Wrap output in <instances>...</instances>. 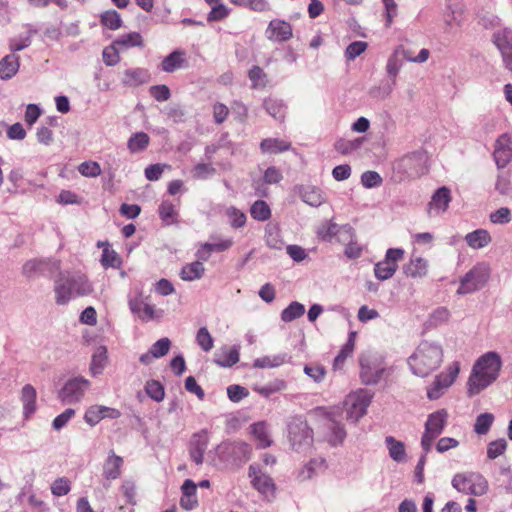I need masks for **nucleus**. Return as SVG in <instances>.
Wrapping results in <instances>:
<instances>
[{
	"label": "nucleus",
	"mask_w": 512,
	"mask_h": 512,
	"mask_svg": "<svg viewBox=\"0 0 512 512\" xmlns=\"http://www.w3.org/2000/svg\"><path fill=\"white\" fill-rule=\"evenodd\" d=\"M502 360L497 352L489 351L481 355L474 363L467 381L468 394L477 395L493 382L500 374Z\"/></svg>",
	"instance_id": "obj_1"
},
{
	"label": "nucleus",
	"mask_w": 512,
	"mask_h": 512,
	"mask_svg": "<svg viewBox=\"0 0 512 512\" xmlns=\"http://www.w3.org/2000/svg\"><path fill=\"white\" fill-rule=\"evenodd\" d=\"M55 277L54 292L58 305H66L72 299L92 293L93 286L81 271H58Z\"/></svg>",
	"instance_id": "obj_2"
},
{
	"label": "nucleus",
	"mask_w": 512,
	"mask_h": 512,
	"mask_svg": "<svg viewBox=\"0 0 512 512\" xmlns=\"http://www.w3.org/2000/svg\"><path fill=\"white\" fill-rule=\"evenodd\" d=\"M443 356L441 344L423 340L408 357L407 363L414 375L427 377L441 366Z\"/></svg>",
	"instance_id": "obj_3"
},
{
	"label": "nucleus",
	"mask_w": 512,
	"mask_h": 512,
	"mask_svg": "<svg viewBox=\"0 0 512 512\" xmlns=\"http://www.w3.org/2000/svg\"><path fill=\"white\" fill-rule=\"evenodd\" d=\"M428 156L424 151H415L409 153L397 160L393 169L399 175V180L417 178L425 174L428 170Z\"/></svg>",
	"instance_id": "obj_4"
},
{
	"label": "nucleus",
	"mask_w": 512,
	"mask_h": 512,
	"mask_svg": "<svg viewBox=\"0 0 512 512\" xmlns=\"http://www.w3.org/2000/svg\"><path fill=\"white\" fill-rule=\"evenodd\" d=\"M390 375L384 358L379 354H365L360 357V378L365 385H375Z\"/></svg>",
	"instance_id": "obj_5"
},
{
	"label": "nucleus",
	"mask_w": 512,
	"mask_h": 512,
	"mask_svg": "<svg viewBox=\"0 0 512 512\" xmlns=\"http://www.w3.org/2000/svg\"><path fill=\"white\" fill-rule=\"evenodd\" d=\"M288 440L293 450L306 452L313 443V431L301 416L292 417L287 425Z\"/></svg>",
	"instance_id": "obj_6"
},
{
	"label": "nucleus",
	"mask_w": 512,
	"mask_h": 512,
	"mask_svg": "<svg viewBox=\"0 0 512 512\" xmlns=\"http://www.w3.org/2000/svg\"><path fill=\"white\" fill-rule=\"evenodd\" d=\"M451 484L458 492L473 496H482L488 489L486 479L477 472L457 473Z\"/></svg>",
	"instance_id": "obj_7"
},
{
	"label": "nucleus",
	"mask_w": 512,
	"mask_h": 512,
	"mask_svg": "<svg viewBox=\"0 0 512 512\" xmlns=\"http://www.w3.org/2000/svg\"><path fill=\"white\" fill-rule=\"evenodd\" d=\"M373 394L366 389H359L347 395L344 400L346 419L353 423L359 421L367 413Z\"/></svg>",
	"instance_id": "obj_8"
},
{
	"label": "nucleus",
	"mask_w": 512,
	"mask_h": 512,
	"mask_svg": "<svg viewBox=\"0 0 512 512\" xmlns=\"http://www.w3.org/2000/svg\"><path fill=\"white\" fill-rule=\"evenodd\" d=\"M251 446L243 441H226L216 447V454L224 463H244L250 459Z\"/></svg>",
	"instance_id": "obj_9"
},
{
	"label": "nucleus",
	"mask_w": 512,
	"mask_h": 512,
	"mask_svg": "<svg viewBox=\"0 0 512 512\" xmlns=\"http://www.w3.org/2000/svg\"><path fill=\"white\" fill-rule=\"evenodd\" d=\"M60 270V261L57 258H31L23 265V274L30 279L40 276L56 277Z\"/></svg>",
	"instance_id": "obj_10"
},
{
	"label": "nucleus",
	"mask_w": 512,
	"mask_h": 512,
	"mask_svg": "<svg viewBox=\"0 0 512 512\" xmlns=\"http://www.w3.org/2000/svg\"><path fill=\"white\" fill-rule=\"evenodd\" d=\"M248 477L251 486L267 501H271L275 497L276 485L266 472H264L260 465L253 463L248 468Z\"/></svg>",
	"instance_id": "obj_11"
},
{
	"label": "nucleus",
	"mask_w": 512,
	"mask_h": 512,
	"mask_svg": "<svg viewBox=\"0 0 512 512\" xmlns=\"http://www.w3.org/2000/svg\"><path fill=\"white\" fill-rule=\"evenodd\" d=\"M90 388L91 382L88 379L83 376H76L65 382L58 396L63 403L75 404L82 401Z\"/></svg>",
	"instance_id": "obj_12"
},
{
	"label": "nucleus",
	"mask_w": 512,
	"mask_h": 512,
	"mask_svg": "<svg viewBox=\"0 0 512 512\" xmlns=\"http://www.w3.org/2000/svg\"><path fill=\"white\" fill-rule=\"evenodd\" d=\"M312 413L316 416L323 417L328 421L327 425L328 429L330 430L328 441L333 446L341 444L344 441L346 437V431L344 426L337 421L339 408L317 407L312 411Z\"/></svg>",
	"instance_id": "obj_13"
},
{
	"label": "nucleus",
	"mask_w": 512,
	"mask_h": 512,
	"mask_svg": "<svg viewBox=\"0 0 512 512\" xmlns=\"http://www.w3.org/2000/svg\"><path fill=\"white\" fill-rule=\"evenodd\" d=\"M459 371V362L455 361L450 364L444 372L438 374L435 377L433 383L427 389V397L430 400L439 399L444 394L445 390L454 383L459 374Z\"/></svg>",
	"instance_id": "obj_14"
},
{
	"label": "nucleus",
	"mask_w": 512,
	"mask_h": 512,
	"mask_svg": "<svg viewBox=\"0 0 512 512\" xmlns=\"http://www.w3.org/2000/svg\"><path fill=\"white\" fill-rule=\"evenodd\" d=\"M488 277L489 268L487 265L479 264L475 266L461 279L457 293L465 295L477 291L486 283Z\"/></svg>",
	"instance_id": "obj_15"
},
{
	"label": "nucleus",
	"mask_w": 512,
	"mask_h": 512,
	"mask_svg": "<svg viewBox=\"0 0 512 512\" xmlns=\"http://www.w3.org/2000/svg\"><path fill=\"white\" fill-rule=\"evenodd\" d=\"M442 17L444 31L446 33H452L455 29L461 27L464 21L463 5L459 2L448 0Z\"/></svg>",
	"instance_id": "obj_16"
},
{
	"label": "nucleus",
	"mask_w": 512,
	"mask_h": 512,
	"mask_svg": "<svg viewBox=\"0 0 512 512\" xmlns=\"http://www.w3.org/2000/svg\"><path fill=\"white\" fill-rule=\"evenodd\" d=\"M493 159L498 169L505 168L512 160V142L508 134H502L496 139Z\"/></svg>",
	"instance_id": "obj_17"
},
{
	"label": "nucleus",
	"mask_w": 512,
	"mask_h": 512,
	"mask_svg": "<svg viewBox=\"0 0 512 512\" xmlns=\"http://www.w3.org/2000/svg\"><path fill=\"white\" fill-rule=\"evenodd\" d=\"M120 416L121 412L116 408L104 405H92L87 408L84 414V420L88 425L93 427L103 419H117Z\"/></svg>",
	"instance_id": "obj_18"
},
{
	"label": "nucleus",
	"mask_w": 512,
	"mask_h": 512,
	"mask_svg": "<svg viewBox=\"0 0 512 512\" xmlns=\"http://www.w3.org/2000/svg\"><path fill=\"white\" fill-rule=\"evenodd\" d=\"M318 236L325 241H331L333 238H337L338 241H345L353 236V228L349 225L338 226L336 223L329 221L319 228Z\"/></svg>",
	"instance_id": "obj_19"
},
{
	"label": "nucleus",
	"mask_w": 512,
	"mask_h": 512,
	"mask_svg": "<svg viewBox=\"0 0 512 512\" xmlns=\"http://www.w3.org/2000/svg\"><path fill=\"white\" fill-rule=\"evenodd\" d=\"M451 199V193L447 187L443 186L438 188L428 203V214L430 216H438L444 213L448 209Z\"/></svg>",
	"instance_id": "obj_20"
},
{
	"label": "nucleus",
	"mask_w": 512,
	"mask_h": 512,
	"mask_svg": "<svg viewBox=\"0 0 512 512\" xmlns=\"http://www.w3.org/2000/svg\"><path fill=\"white\" fill-rule=\"evenodd\" d=\"M239 358V345H234L232 347L224 345L215 351L213 361L219 367L229 368L237 364L239 362Z\"/></svg>",
	"instance_id": "obj_21"
},
{
	"label": "nucleus",
	"mask_w": 512,
	"mask_h": 512,
	"mask_svg": "<svg viewBox=\"0 0 512 512\" xmlns=\"http://www.w3.org/2000/svg\"><path fill=\"white\" fill-rule=\"evenodd\" d=\"M293 35L291 25L281 19L270 21L266 29V37L275 42L288 41Z\"/></svg>",
	"instance_id": "obj_22"
},
{
	"label": "nucleus",
	"mask_w": 512,
	"mask_h": 512,
	"mask_svg": "<svg viewBox=\"0 0 512 512\" xmlns=\"http://www.w3.org/2000/svg\"><path fill=\"white\" fill-rule=\"evenodd\" d=\"M448 419V413L445 409H440L431 413L425 423L424 434L437 438L444 430Z\"/></svg>",
	"instance_id": "obj_23"
},
{
	"label": "nucleus",
	"mask_w": 512,
	"mask_h": 512,
	"mask_svg": "<svg viewBox=\"0 0 512 512\" xmlns=\"http://www.w3.org/2000/svg\"><path fill=\"white\" fill-rule=\"evenodd\" d=\"M208 435L205 430L195 433L190 442V457L195 464L203 463V456L208 446Z\"/></svg>",
	"instance_id": "obj_24"
},
{
	"label": "nucleus",
	"mask_w": 512,
	"mask_h": 512,
	"mask_svg": "<svg viewBox=\"0 0 512 512\" xmlns=\"http://www.w3.org/2000/svg\"><path fill=\"white\" fill-rule=\"evenodd\" d=\"M298 193L302 201L312 207H319L326 201V195L322 189L313 185H301Z\"/></svg>",
	"instance_id": "obj_25"
},
{
	"label": "nucleus",
	"mask_w": 512,
	"mask_h": 512,
	"mask_svg": "<svg viewBox=\"0 0 512 512\" xmlns=\"http://www.w3.org/2000/svg\"><path fill=\"white\" fill-rule=\"evenodd\" d=\"M150 80V74L148 70L144 68H131L127 69L123 73L122 84L127 87H138Z\"/></svg>",
	"instance_id": "obj_26"
},
{
	"label": "nucleus",
	"mask_w": 512,
	"mask_h": 512,
	"mask_svg": "<svg viewBox=\"0 0 512 512\" xmlns=\"http://www.w3.org/2000/svg\"><path fill=\"white\" fill-rule=\"evenodd\" d=\"M493 43L499 49L502 58L512 53V28L505 27L497 30L492 37Z\"/></svg>",
	"instance_id": "obj_27"
},
{
	"label": "nucleus",
	"mask_w": 512,
	"mask_h": 512,
	"mask_svg": "<svg viewBox=\"0 0 512 512\" xmlns=\"http://www.w3.org/2000/svg\"><path fill=\"white\" fill-rule=\"evenodd\" d=\"M180 506L185 510H193L198 505L197 486L191 479H186L181 487Z\"/></svg>",
	"instance_id": "obj_28"
},
{
	"label": "nucleus",
	"mask_w": 512,
	"mask_h": 512,
	"mask_svg": "<svg viewBox=\"0 0 512 512\" xmlns=\"http://www.w3.org/2000/svg\"><path fill=\"white\" fill-rule=\"evenodd\" d=\"M403 62L404 59L398 46L388 58L386 65L387 74L392 77V83L387 87L386 95H389L392 92L396 77L403 66Z\"/></svg>",
	"instance_id": "obj_29"
},
{
	"label": "nucleus",
	"mask_w": 512,
	"mask_h": 512,
	"mask_svg": "<svg viewBox=\"0 0 512 512\" xmlns=\"http://www.w3.org/2000/svg\"><path fill=\"white\" fill-rule=\"evenodd\" d=\"M123 459L110 451L103 465V476L108 480L117 479L121 474Z\"/></svg>",
	"instance_id": "obj_30"
},
{
	"label": "nucleus",
	"mask_w": 512,
	"mask_h": 512,
	"mask_svg": "<svg viewBox=\"0 0 512 512\" xmlns=\"http://www.w3.org/2000/svg\"><path fill=\"white\" fill-rule=\"evenodd\" d=\"M21 400L23 403V415L28 419L36 411V390L32 385L26 384L22 388Z\"/></svg>",
	"instance_id": "obj_31"
},
{
	"label": "nucleus",
	"mask_w": 512,
	"mask_h": 512,
	"mask_svg": "<svg viewBox=\"0 0 512 512\" xmlns=\"http://www.w3.org/2000/svg\"><path fill=\"white\" fill-rule=\"evenodd\" d=\"M186 65L185 52L183 50H175L166 56L161 63L162 70L168 73L174 72Z\"/></svg>",
	"instance_id": "obj_32"
},
{
	"label": "nucleus",
	"mask_w": 512,
	"mask_h": 512,
	"mask_svg": "<svg viewBox=\"0 0 512 512\" xmlns=\"http://www.w3.org/2000/svg\"><path fill=\"white\" fill-rule=\"evenodd\" d=\"M107 365V349L105 346H99L92 354L90 363V373L92 376H98L103 373Z\"/></svg>",
	"instance_id": "obj_33"
},
{
	"label": "nucleus",
	"mask_w": 512,
	"mask_h": 512,
	"mask_svg": "<svg viewBox=\"0 0 512 512\" xmlns=\"http://www.w3.org/2000/svg\"><path fill=\"white\" fill-rule=\"evenodd\" d=\"M19 56L9 54L0 61V79L7 80L12 78L19 69Z\"/></svg>",
	"instance_id": "obj_34"
},
{
	"label": "nucleus",
	"mask_w": 512,
	"mask_h": 512,
	"mask_svg": "<svg viewBox=\"0 0 512 512\" xmlns=\"http://www.w3.org/2000/svg\"><path fill=\"white\" fill-rule=\"evenodd\" d=\"M251 433L255 438L258 448L265 449L272 444L268 425L265 422H258L251 425Z\"/></svg>",
	"instance_id": "obj_35"
},
{
	"label": "nucleus",
	"mask_w": 512,
	"mask_h": 512,
	"mask_svg": "<svg viewBox=\"0 0 512 512\" xmlns=\"http://www.w3.org/2000/svg\"><path fill=\"white\" fill-rule=\"evenodd\" d=\"M398 259L399 258H384L382 261L376 263L374 268L375 276L379 280H386L392 277L398 267Z\"/></svg>",
	"instance_id": "obj_36"
},
{
	"label": "nucleus",
	"mask_w": 512,
	"mask_h": 512,
	"mask_svg": "<svg viewBox=\"0 0 512 512\" xmlns=\"http://www.w3.org/2000/svg\"><path fill=\"white\" fill-rule=\"evenodd\" d=\"M290 357L286 353L276 355H267L254 360L253 366L256 368H276L289 362Z\"/></svg>",
	"instance_id": "obj_37"
},
{
	"label": "nucleus",
	"mask_w": 512,
	"mask_h": 512,
	"mask_svg": "<svg viewBox=\"0 0 512 512\" xmlns=\"http://www.w3.org/2000/svg\"><path fill=\"white\" fill-rule=\"evenodd\" d=\"M263 107L266 112L277 121H284L286 107L279 99L269 97L263 101Z\"/></svg>",
	"instance_id": "obj_38"
},
{
	"label": "nucleus",
	"mask_w": 512,
	"mask_h": 512,
	"mask_svg": "<svg viewBox=\"0 0 512 512\" xmlns=\"http://www.w3.org/2000/svg\"><path fill=\"white\" fill-rule=\"evenodd\" d=\"M291 144L278 138H267L260 143V149L263 153L277 154L288 151Z\"/></svg>",
	"instance_id": "obj_39"
},
{
	"label": "nucleus",
	"mask_w": 512,
	"mask_h": 512,
	"mask_svg": "<svg viewBox=\"0 0 512 512\" xmlns=\"http://www.w3.org/2000/svg\"><path fill=\"white\" fill-rule=\"evenodd\" d=\"M205 268L202 262L194 261L186 264L180 271V278L184 281H194L200 279L204 274Z\"/></svg>",
	"instance_id": "obj_40"
},
{
	"label": "nucleus",
	"mask_w": 512,
	"mask_h": 512,
	"mask_svg": "<svg viewBox=\"0 0 512 512\" xmlns=\"http://www.w3.org/2000/svg\"><path fill=\"white\" fill-rule=\"evenodd\" d=\"M287 388V383L282 379H274L265 385H254L253 390L265 398L271 395L284 391Z\"/></svg>",
	"instance_id": "obj_41"
},
{
	"label": "nucleus",
	"mask_w": 512,
	"mask_h": 512,
	"mask_svg": "<svg viewBox=\"0 0 512 512\" xmlns=\"http://www.w3.org/2000/svg\"><path fill=\"white\" fill-rule=\"evenodd\" d=\"M404 273L410 277H421L427 272V262L424 258H409L403 266Z\"/></svg>",
	"instance_id": "obj_42"
},
{
	"label": "nucleus",
	"mask_w": 512,
	"mask_h": 512,
	"mask_svg": "<svg viewBox=\"0 0 512 512\" xmlns=\"http://www.w3.org/2000/svg\"><path fill=\"white\" fill-rule=\"evenodd\" d=\"M355 332H350L349 337L346 341V343L342 346L340 352L335 357L333 362V368L340 369L345 360L353 353L354 346H355Z\"/></svg>",
	"instance_id": "obj_43"
},
{
	"label": "nucleus",
	"mask_w": 512,
	"mask_h": 512,
	"mask_svg": "<svg viewBox=\"0 0 512 512\" xmlns=\"http://www.w3.org/2000/svg\"><path fill=\"white\" fill-rule=\"evenodd\" d=\"M385 444L389 451V456L396 462H403L406 458V452L403 442L396 440L392 436L385 438Z\"/></svg>",
	"instance_id": "obj_44"
},
{
	"label": "nucleus",
	"mask_w": 512,
	"mask_h": 512,
	"mask_svg": "<svg viewBox=\"0 0 512 512\" xmlns=\"http://www.w3.org/2000/svg\"><path fill=\"white\" fill-rule=\"evenodd\" d=\"M365 138L364 137H358L352 140L348 139H339L334 147L337 152L343 155L350 154L354 151H357L361 148Z\"/></svg>",
	"instance_id": "obj_45"
},
{
	"label": "nucleus",
	"mask_w": 512,
	"mask_h": 512,
	"mask_svg": "<svg viewBox=\"0 0 512 512\" xmlns=\"http://www.w3.org/2000/svg\"><path fill=\"white\" fill-rule=\"evenodd\" d=\"M325 460L322 458L311 459L304 467L299 471L298 477L302 480L311 479L317 474V472L324 468Z\"/></svg>",
	"instance_id": "obj_46"
},
{
	"label": "nucleus",
	"mask_w": 512,
	"mask_h": 512,
	"mask_svg": "<svg viewBox=\"0 0 512 512\" xmlns=\"http://www.w3.org/2000/svg\"><path fill=\"white\" fill-rule=\"evenodd\" d=\"M512 176L509 171L501 172L497 175L495 190L503 196L512 197Z\"/></svg>",
	"instance_id": "obj_47"
},
{
	"label": "nucleus",
	"mask_w": 512,
	"mask_h": 512,
	"mask_svg": "<svg viewBox=\"0 0 512 512\" xmlns=\"http://www.w3.org/2000/svg\"><path fill=\"white\" fill-rule=\"evenodd\" d=\"M114 41L116 45L124 49L143 46L142 36L138 32H131L128 34L121 35Z\"/></svg>",
	"instance_id": "obj_48"
},
{
	"label": "nucleus",
	"mask_w": 512,
	"mask_h": 512,
	"mask_svg": "<svg viewBox=\"0 0 512 512\" xmlns=\"http://www.w3.org/2000/svg\"><path fill=\"white\" fill-rule=\"evenodd\" d=\"M250 215L253 219L263 222L271 217V209L264 200H257L251 205Z\"/></svg>",
	"instance_id": "obj_49"
},
{
	"label": "nucleus",
	"mask_w": 512,
	"mask_h": 512,
	"mask_svg": "<svg viewBox=\"0 0 512 512\" xmlns=\"http://www.w3.org/2000/svg\"><path fill=\"white\" fill-rule=\"evenodd\" d=\"M467 244L472 248H482L490 242V235L485 230H476L466 235Z\"/></svg>",
	"instance_id": "obj_50"
},
{
	"label": "nucleus",
	"mask_w": 512,
	"mask_h": 512,
	"mask_svg": "<svg viewBox=\"0 0 512 512\" xmlns=\"http://www.w3.org/2000/svg\"><path fill=\"white\" fill-rule=\"evenodd\" d=\"M305 313V306L297 301L290 303L282 312L281 320L291 322Z\"/></svg>",
	"instance_id": "obj_51"
},
{
	"label": "nucleus",
	"mask_w": 512,
	"mask_h": 512,
	"mask_svg": "<svg viewBox=\"0 0 512 512\" xmlns=\"http://www.w3.org/2000/svg\"><path fill=\"white\" fill-rule=\"evenodd\" d=\"M149 136L144 132L134 134L127 143L128 149L132 153L143 151L149 144Z\"/></svg>",
	"instance_id": "obj_52"
},
{
	"label": "nucleus",
	"mask_w": 512,
	"mask_h": 512,
	"mask_svg": "<svg viewBox=\"0 0 512 512\" xmlns=\"http://www.w3.org/2000/svg\"><path fill=\"white\" fill-rule=\"evenodd\" d=\"M100 21L103 26L110 30H117L122 26L120 14L115 10H108L101 14Z\"/></svg>",
	"instance_id": "obj_53"
},
{
	"label": "nucleus",
	"mask_w": 512,
	"mask_h": 512,
	"mask_svg": "<svg viewBox=\"0 0 512 512\" xmlns=\"http://www.w3.org/2000/svg\"><path fill=\"white\" fill-rule=\"evenodd\" d=\"M494 422V416L491 413H482L477 416L474 431L479 435H485L490 430Z\"/></svg>",
	"instance_id": "obj_54"
},
{
	"label": "nucleus",
	"mask_w": 512,
	"mask_h": 512,
	"mask_svg": "<svg viewBox=\"0 0 512 512\" xmlns=\"http://www.w3.org/2000/svg\"><path fill=\"white\" fill-rule=\"evenodd\" d=\"M399 49L403 59L413 63H424L430 56V51L426 48L421 49L416 56L411 49L405 48L403 45H400Z\"/></svg>",
	"instance_id": "obj_55"
},
{
	"label": "nucleus",
	"mask_w": 512,
	"mask_h": 512,
	"mask_svg": "<svg viewBox=\"0 0 512 512\" xmlns=\"http://www.w3.org/2000/svg\"><path fill=\"white\" fill-rule=\"evenodd\" d=\"M303 371L315 383H321L326 376L325 367L317 363L306 364Z\"/></svg>",
	"instance_id": "obj_56"
},
{
	"label": "nucleus",
	"mask_w": 512,
	"mask_h": 512,
	"mask_svg": "<svg viewBox=\"0 0 512 512\" xmlns=\"http://www.w3.org/2000/svg\"><path fill=\"white\" fill-rule=\"evenodd\" d=\"M196 343L204 352H209L214 346V339L206 327H201L196 334Z\"/></svg>",
	"instance_id": "obj_57"
},
{
	"label": "nucleus",
	"mask_w": 512,
	"mask_h": 512,
	"mask_svg": "<svg viewBox=\"0 0 512 512\" xmlns=\"http://www.w3.org/2000/svg\"><path fill=\"white\" fill-rule=\"evenodd\" d=\"M145 391L147 395L156 402H160L164 399L165 391L164 387L159 381L150 380L145 385Z\"/></svg>",
	"instance_id": "obj_58"
},
{
	"label": "nucleus",
	"mask_w": 512,
	"mask_h": 512,
	"mask_svg": "<svg viewBox=\"0 0 512 512\" xmlns=\"http://www.w3.org/2000/svg\"><path fill=\"white\" fill-rule=\"evenodd\" d=\"M253 88H264L267 84V75L259 66H253L248 73Z\"/></svg>",
	"instance_id": "obj_59"
},
{
	"label": "nucleus",
	"mask_w": 512,
	"mask_h": 512,
	"mask_svg": "<svg viewBox=\"0 0 512 512\" xmlns=\"http://www.w3.org/2000/svg\"><path fill=\"white\" fill-rule=\"evenodd\" d=\"M160 218L168 225L176 221V210L174 205L169 201H163L159 206Z\"/></svg>",
	"instance_id": "obj_60"
},
{
	"label": "nucleus",
	"mask_w": 512,
	"mask_h": 512,
	"mask_svg": "<svg viewBox=\"0 0 512 512\" xmlns=\"http://www.w3.org/2000/svg\"><path fill=\"white\" fill-rule=\"evenodd\" d=\"M507 449V442L505 439H497L488 444L487 457L491 460L501 456Z\"/></svg>",
	"instance_id": "obj_61"
},
{
	"label": "nucleus",
	"mask_w": 512,
	"mask_h": 512,
	"mask_svg": "<svg viewBox=\"0 0 512 512\" xmlns=\"http://www.w3.org/2000/svg\"><path fill=\"white\" fill-rule=\"evenodd\" d=\"M118 48L120 47L115 44V41H113L110 46L103 50L102 57L107 66H114L120 61Z\"/></svg>",
	"instance_id": "obj_62"
},
{
	"label": "nucleus",
	"mask_w": 512,
	"mask_h": 512,
	"mask_svg": "<svg viewBox=\"0 0 512 512\" xmlns=\"http://www.w3.org/2000/svg\"><path fill=\"white\" fill-rule=\"evenodd\" d=\"M226 215L232 227L240 228L246 223V215L235 207H229L226 209Z\"/></svg>",
	"instance_id": "obj_63"
},
{
	"label": "nucleus",
	"mask_w": 512,
	"mask_h": 512,
	"mask_svg": "<svg viewBox=\"0 0 512 512\" xmlns=\"http://www.w3.org/2000/svg\"><path fill=\"white\" fill-rule=\"evenodd\" d=\"M70 490H71V483L65 477L56 479L51 485V492L54 496H57V497L67 495L70 492Z\"/></svg>",
	"instance_id": "obj_64"
}]
</instances>
